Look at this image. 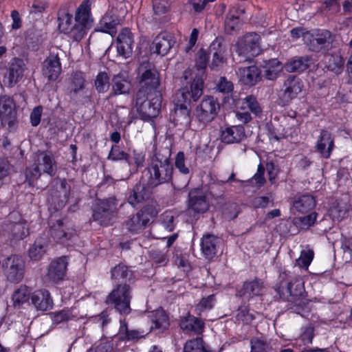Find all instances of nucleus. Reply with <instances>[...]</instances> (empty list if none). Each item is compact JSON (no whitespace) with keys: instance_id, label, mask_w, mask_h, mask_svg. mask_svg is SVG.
I'll return each instance as SVG.
<instances>
[{"instance_id":"nucleus-1","label":"nucleus","mask_w":352,"mask_h":352,"mask_svg":"<svg viewBox=\"0 0 352 352\" xmlns=\"http://www.w3.org/2000/svg\"><path fill=\"white\" fill-rule=\"evenodd\" d=\"M203 81L200 78H195L189 85H186L177 91L174 102L175 105L174 121L177 125L188 126L190 124L188 106L192 101H197L202 95Z\"/></svg>"},{"instance_id":"nucleus-2","label":"nucleus","mask_w":352,"mask_h":352,"mask_svg":"<svg viewBox=\"0 0 352 352\" xmlns=\"http://www.w3.org/2000/svg\"><path fill=\"white\" fill-rule=\"evenodd\" d=\"M283 278H286L285 282H282L279 289L280 297L289 302L288 309L294 312L300 314V309L305 305L303 298V281L299 276L284 272Z\"/></svg>"},{"instance_id":"nucleus-3","label":"nucleus","mask_w":352,"mask_h":352,"mask_svg":"<svg viewBox=\"0 0 352 352\" xmlns=\"http://www.w3.org/2000/svg\"><path fill=\"white\" fill-rule=\"evenodd\" d=\"M166 155L157 153L151 159V162L147 168L150 175L148 184L151 187L167 184L172 181L173 167L170 156V151L166 149Z\"/></svg>"},{"instance_id":"nucleus-4","label":"nucleus","mask_w":352,"mask_h":352,"mask_svg":"<svg viewBox=\"0 0 352 352\" xmlns=\"http://www.w3.org/2000/svg\"><path fill=\"white\" fill-rule=\"evenodd\" d=\"M56 171V162L54 155L50 151H38L35 153L34 168L26 170V179L29 184L32 185L42 173L53 176Z\"/></svg>"},{"instance_id":"nucleus-5","label":"nucleus","mask_w":352,"mask_h":352,"mask_svg":"<svg viewBox=\"0 0 352 352\" xmlns=\"http://www.w3.org/2000/svg\"><path fill=\"white\" fill-rule=\"evenodd\" d=\"M162 103L161 94H146L138 91L135 96V107L140 118L148 121L157 116Z\"/></svg>"},{"instance_id":"nucleus-6","label":"nucleus","mask_w":352,"mask_h":352,"mask_svg":"<svg viewBox=\"0 0 352 352\" xmlns=\"http://www.w3.org/2000/svg\"><path fill=\"white\" fill-rule=\"evenodd\" d=\"M138 75L140 78L138 91L146 94H160L158 90L159 74L152 63L148 61L142 63L138 68Z\"/></svg>"},{"instance_id":"nucleus-7","label":"nucleus","mask_w":352,"mask_h":352,"mask_svg":"<svg viewBox=\"0 0 352 352\" xmlns=\"http://www.w3.org/2000/svg\"><path fill=\"white\" fill-rule=\"evenodd\" d=\"M260 36L256 33H248L240 38L235 45V52L239 63L249 62L261 52Z\"/></svg>"},{"instance_id":"nucleus-8","label":"nucleus","mask_w":352,"mask_h":352,"mask_svg":"<svg viewBox=\"0 0 352 352\" xmlns=\"http://www.w3.org/2000/svg\"><path fill=\"white\" fill-rule=\"evenodd\" d=\"M131 299L129 284H118L117 287L109 294L106 302L121 314H128L131 311L130 302Z\"/></svg>"},{"instance_id":"nucleus-9","label":"nucleus","mask_w":352,"mask_h":352,"mask_svg":"<svg viewBox=\"0 0 352 352\" xmlns=\"http://www.w3.org/2000/svg\"><path fill=\"white\" fill-rule=\"evenodd\" d=\"M91 0H84L76 9L74 22H76V38H83L87 30L92 26L94 19L91 12Z\"/></svg>"},{"instance_id":"nucleus-10","label":"nucleus","mask_w":352,"mask_h":352,"mask_svg":"<svg viewBox=\"0 0 352 352\" xmlns=\"http://www.w3.org/2000/svg\"><path fill=\"white\" fill-rule=\"evenodd\" d=\"M155 215V212L153 208L144 207L125 222L126 229L133 234L140 233L148 226Z\"/></svg>"},{"instance_id":"nucleus-11","label":"nucleus","mask_w":352,"mask_h":352,"mask_svg":"<svg viewBox=\"0 0 352 352\" xmlns=\"http://www.w3.org/2000/svg\"><path fill=\"white\" fill-rule=\"evenodd\" d=\"M304 85L302 81L295 76H289L283 83V88L279 94V104L285 106L289 104L298 94H300Z\"/></svg>"},{"instance_id":"nucleus-12","label":"nucleus","mask_w":352,"mask_h":352,"mask_svg":"<svg viewBox=\"0 0 352 352\" xmlns=\"http://www.w3.org/2000/svg\"><path fill=\"white\" fill-rule=\"evenodd\" d=\"M219 110V104L212 96L204 98L196 109V116L200 122H209L214 120Z\"/></svg>"},{"instance_id":"nucleus-13","label":"nucleus","mask_w":352,"mask_h":352,"mask_svg":"<svg viewBox=\"0 0 352 352\" xmlns=\"http://www.w3.org/2000/svg\"><path fill=\"white\" fill-rule=\"evenodd\" d=\"M2 267L7 279L12 283H18L23 277V268L21 259L12 255L3 263Z\"/></svg>"},{"instance_id":"nucleus-14","label":"nucleus","mask_w":352,"mask_h":352,"mask_svg":"<svg viewBox=\"0 0 352 352\" xmlns=\"http://www.w3.org/2000/svg\"><path fill=\"white\" fill-rule=\"evenodd\" d=\"M115 206L109 200H100L93 211V219L101 226L109 224L114 216Z\"/></svg>"},{"instance_id":"nucleus-15","label":"nucleus","mask_w":352,"mask_h":352,"mask_svg":"<svg viewBox=\"0 0 352 352\" xmlns=\"http://www.w3.org/2000/svg\"><path fill=\"white\" fill-rule=\"evenodd\" d=\"M50 234L55 241L65 243L76 235V230L69 221L58 220L51 226Z\"/></svg>"},{"instance_id":"nucleus-16","label":"nucleus","mask_w":352,"mask_h":352,"mask_svg":"<svg viewBox=\"0 0 352 352\" xmlns=\"http://www.w3.org/2000/svg\"><path fill=\"white\" fill-rule=\"evenodd\" d=\"M25 69V64L23 59L12 58L4 75L3 83L8 87H13L23 78Z\"/></svg>"},{"instance_id":"nucleus-17","label":"nucleus","mask_w":352,"mask_h":352,"mask_svg":"<svg viewBox=\"0 0 352 352\" xmlns=\"http://www.w3.org/2000/svg\"><path fill=\"white\" fill-rule=\"evenodd\" d=\"M71 187L65 179L55 180L51 191L52 201L57 209L62 208L67 202L70 195Z\"/></svg>"},{"instance_id":"nucleus-18","label":"nucleus","mask_w":352,"mask_h":352,"mask_svg":"<svg viewBox=\"0 0 352 352\" xmlns=\"http://www.w3.org/2000/svg\"><path fill=\"white\" fill-rule=\"evenodd\" d=\"M132 89V79L126 72L113 75L111 79L110 96L126 95Z\"/></svg>"},{"instance_id":"nucleus-19","label":"nucleus","mask_w":352,"mask_h":352,"mask_svg":"<svg viewBox=\"0 0 352 352\" xmlns=\"http://www.w3.org/2000/svg\"><path fill=\"white\" fill-rule=\"evenodd\" d=\"M188 211L189 213H204L209 207L206 195L199 189L191 190L188 194Z\"/></svg>"},{"instance_id":"nucleus-20","label":"nucleus","mask_w":352,"mask_h":352,"mask_svg":"<svg viewBox=\"0 0 352 352\" xmlns=\"http://www.w3.org/2000/svg\"><path fill=\"white\" fill-rule=\"evenodd\" d=\"M133 37L131 31L123 29L117 37V52L118 54L123 58H129L133 53Z\"/></svg>"},{"instance_id":"nucleus-21","label":"nucleus","mask_w":352,"mask_h":352,"mask_svg":"<svg viewBox=\"0 0 352 352\" xmlns=\"http://www.w3.org/2000/svg\"><path fill=\"white\" fill-rule=\"evenodd\" d=\"M61 71V64L58 53L51 52L43 63V76L49 80H56Z\"/></svg>"},{"instance_id":"nucleus-22","label":"nucleus","mask_w":352,"mask_h":352,"mask_svg":"<svg viewBox=\"0 0 352 352\" xmlns=\"http://www.w3.org/2000/svg\"><path fill=\"white\" fill-rule=\"evenodd\" d=\"M67 259L66 256H61L52 261L48 267L46 278L48 281L57 283L63 279L66 274Z\"/></svg>"},{"instance_id":"nucleus-23","label":"nucleus","mask_w":352,"mask_h":352,"mask_svg":"<svg viewBox=\"0 0 352 352\" xmlns=\"http://www.w3.org/2000/svg\"><path fill=\"white\" fill-rule=\"evenodd\" d=\"M50 241L45 234H41L28 249V256L32 261H38L42 259L47 253Z\"/></svg>"},{"instance_id":"nucleus-24","label":"nucleus","mask_w":352,"mask_h":352,"mask_svg":"<svg viewBox=\"0 0 352 352\" xmlns=\"http://www.w3.org/2000/svg\"><path fill=\"white\" fill-rule=\"evenodd\" d=\"M316 149L324 158L330 157L334 148V138L333 135L327 130L320 131L316 144Z\"/></svg>"},{"instance_id":"nucleus-25","label":"nucleus","mask_w":352,"mask_h":352,"mask_svg":"<svg viewBox=\"0 0 352 352\" xmlns=\"http://www.w3.org/2000/svg\"><path fill=\"white\" fill-rule=\"evenodd\" d=\"M264 292V285L262 281L254 279L251 281H246L243 287L238 292L236 295L244 300H249L254 296H261Z\"/></svg>"},{"instance_id":"nucleus-26","label":"nucleus","mask_w":352,"mask_h":352,"mask_svg":"<svg viewBox=\"0 0 352 352\" xmlns=\"http://www.w3.org/2000/svg\"><path fill=\"white\" fill-rule=\"evenodd\" d=\"M175 43L173 35L166 32L159 34L153 42L154 52L162 56L166 55Z\"/></svg>"},{"instance_id":"nucleus-27","label":"nucleus","mask_w":352,"mask_h":352,"mask_svg":"<svg viewBox=\"0 0 352 352\" xmlns=\"http://www.w3.org/2000/svg\"><path fill=\"white\" fill-rule=\"evenodd\" d=\"M179 327L185 333L199 335L203 332L204 323L201 319L188 314L181 319Z\"/></svg>"},{"instance_id":"nucleus-28","label":"nucleus","mask_w":352,"mask_h":352,"mask_svg":"<svg viewBox=\"0 0 352 352\" xmlns=\"http://www.w3.org/2000/svg\"><path fill=\"white\" fill-rule=\"evenodd\" d=\"M58 28L61 32L69 34L74 40L78 41L81 38H76L77 34L76 22H74L72 14L68 12H63L58 17Z\"/></svg>"},{"instance_id":"nucleus-29","label":"nucleus","mask_w":352,"mask_h":352,"mask_svg":"<svg viewBox=\"0 0 352 352\" xmlns=\"http://www.w3.org/2000/svg\"><path fill=\"white\" fill-rule=\"evenodd\" d=\"M237 74L244 85H254L260 79V71L256 65L239 67Z\"/></svg>"},{"instance_id":"nucleus-30","label":"nucleus","mask_w":352,"mask_h":352,"mask_svg":"<svg viewBox=\"0 0 352 352\" xmlns=\"http://www.w3.org/2000/svg\"><path fill=\"white\" fill-rule=\"evenodd\" d=\"M219 239L213 234L204 235L201 241L202 254L208 259H212L216 256Z\"/></svg>"},{"instance_id":"nucleus-31","label":"nucleus","mask_w":352,"mask_h":352,"mask_svg":"<svg viewBox=\"0 0 352 352\" xmlns=\"http://www.w3.org/2000/svg\"><path fill=\"white\" fill-rule=\"evenodd\" d=\"M31 300L35 307L40 311H47L53 307V300L50 294L45 289L34 292Z\"/></svg>"},{"instance_id":"nucleus-32","label":"nucleus","mask_w":352,"mask_h":352,"mask_svg":"<svg viewBox=\"0 0 352 352\" xmlns=\"http://www.w3.org/2000/svg\"><path fill=\"white\" fill-rule=\"evenodd\" d=\"M245 137L243 126L241 125L227 127L221 132V140L226 144L237 143Z\"/></svg>"},{"instance_id":"nucleus-33","label":"nucleus","mask_w":352,"mask_h":352,"mask_svg":"<svg viewBox=\"0 0 352 352\" xmlns=\"http://www.w3.org/2000/svg\"><path fill=\"white\" fill-rule=\"evenodd\" d=\"M351 206L346 200H336L331 207L329 213L333 221H340L348 217Z\"/></svg>"},{"instance_id":"nucleus-34","label":"nucleus","mask_w":352,"mask_h":352,"mask_svg":"<svg viewBox=\"0 0 352 352\" xmlns=\"http://www.w3.org/2000/svg\"><path fill=\"white\" fill-rule=\"evenodd\" d=\"M15 104L8 96H0V118L3 122H11L15 116Z\"/></svg>"},{"instance_id":"nucleus-35","label":"nucleus","mask_w":352,"mask_h":352,"mask_svg":"<svg viewBox=\"0 0 352 352\" xmlns=\"http://www.w3.org/2000/svg\"><path fill=\"white\" fill-rule=\"evenodd\" d=\"M120 18L112 10H108L100 19L97 30L112 34L115 33L114 29L120 24Z\"/></svg>"},{"instance_id":"nucleus-36","label":"nucleus","mask_w":352,"mask_h":352,"mask_svg":"<svg viewBox=\"0 0 352 352\" xmlns=\"http://www.w3.org/2000/svg\"><path fill=\"white\" fill-rule=\"evenodd\" d=\"M151 191L144 184L138 183L128 197V202L133 207L149 199Z\"/></svg>"},{"instance_id":"nucleus-37","label":"nucleus","mask_w":352,"mask_h":352,"mask_svg":"<svg viewBox=\"0 0 352 352\" xmlns=\"http://www.w3.org/2000/svg\"><path fill=\"white\" fill-rule=\"evenodd\" d=\"M316 206L314 197L309 194H303L296 196L292 204L293 209L304 213L313 209Z\"/></svg>"},{"instance_id":"nucleus-38","label":"nucleus","mask_w":352,"mask_h":352,"mask_svg":"<svg viewBox=\"0 0 352 352\" xmlns=\"http://www.w3.org/2000/svg\"><path fill=\"white\" fill-rule=\"evenodd\" d=\"M311 60L308 56H300L287 62L283 68L289 73L301 72L306 70L309 65Z\"/></svg>"},{"instance_id":"nucleus-39","label":"nucleus","mask_w":352,"mask_h":352,"mask_svg":"<svg viewBox=\"0 0 352 352\" xmlns=\"http://www.w3.org/2000/svg\"><path fill=\"white\" fill-rule=\"evenodd\" d=\"M111 279L118 282H121L120 284L129 283L133 279V272L129 270L128 267L120 263L116 265L111 270Z\"/></svg>"},{"instance_id":"nucleus-40","label":"nucleus","mask_w":352,"mask_h":352,"mask_svg":"<svg viewBox=\"0 0 352 352\" xmlns=\"http://www.w3.org/2000/svg\"><path fill=\"white\" fill-rule=\"evenodd\" d=\"M334 41V35L329 31L322 30L316 34V36L312 40V45L318 50L324 47H329Z\"/></svg>"},{"instance_id":"nucleus-41","label":"nucleus","mask_w":352,"mask_h":352,"mask_svg":"<svg viewBox=\"0 0 352 352\" xmlns=\"http://www.w3.org/2000/svg\"><path fill=\"white\" fill-rule=\"evenodd\" d=\"M85 78L82 73H75L72 75L68 90L72 98L81 93L85 89Z\"/></svg>"},{"instance_id":"nucleus-42","label":"nucleus","mask_w":352,"mask_h":352,"mask_svg":"<svg viewBox=\"0 0 352 352\" xmlns=\"http://www.w3.org/2000/svg\"><path fill=\"white\" fill-rule=\"evenodd\" d=\"M263 66L265 69V76L268 80L276 79L281 71L280 63L276 58L263 60Z\"/></svg>"},{"instance_id":"nucleus-43","label":"nucleus","mask_w":352,"mask_h":352,"mask_svg":"<svg viewBox=\"0 0 352 352\" xmlns=\"http://www.w3.org/2000/svg\"><path fill=\"white\" fill-rule=\"evenodd\" d=\"M152 326L151 329L164 330L168 326V317L163 310H156L152 314L151 318Z\"/></svg>"},{"instance_id":"nucleus-44","label":"nucleus","mask_w":352,"mask_h":352,"mask_svg":"<svg viewBox=\"0 0 352 352\" xmlns=\"http://www.w3.org/2000/svg\"><path fill=\"white\" fill-rule=\"evenodd\" d=\"M31 291L25 285H21L12 294V299L14 306L21 307L24 302H27L30 298Z\"/></svg>"},{"instance_id":"nucleus-45","label":"nucleus","mask_w":352,"mask_h":352,"mask_svg":"<svg viewBox=\"0 0 352 352\" xmlns=\"http://www.w3.org/2000/svg\"><path fill=\"white\" fill-rule=\"evenodd\" d=\"M317 215V213L312 212L306 216L295 217L292 222L297 228L301 230H307L314 224Z\"/></svg>"},{"instance_id":"nucleus-46","label":"nucleus","mask_w":352,"mask_h":352,"mask_svg":"<svg viewBox=\"0 0 352 352\" xmlns=\"http://www.w3.org/2000/svg\"><path fill=\"white\" fill-rule=\"evenodd\" d=\"M241 109L242 110L248 109L255 115H258L261 113V108L256 98L253 96H248L241 100Z\"/></svg>"},{"instance_id":"nucleus-47","label":"nucleus","mask_w":352,"mask_h":352,"mask_svg":"<svg viewBox=\"0 0 352 352\" xmlns=\"http://www.w3.org/2000/svg\"><path fill=\"white\" fill-rule=\"evenodd\" d=\"M250 348V352H275V350L268 342L258 338L251 339Z\"/></svg>"},{"instance_id":"nucleus-48","label":"nucleus","mask_w":352,"mask_h":352,"mask_svg":"<svg viewBox=\"0 0 352 352\" xmlns=\"http://www.w3.org/2000/svg\"><path fill=\"white\" fill-rule=\"evenodd\" d=\"M110 87L109 77L104 72L98 74L95 79V87L98 93L107 92Z\"/></svg>"},{"instance_id":"nucleus-49","label":"nucleus","mask_w":352,"mask_h":352,"mask_svg":"<svg viewBox=\"0 0 352 352\" xmlns=\"http://www.w3.org/2000/svg\"><path fill=\"white\" fill-rule=\"evenodd\" d=\"M184 352H210L204 346L201 338H195L186 342Z\"/></svg>"},{"instance_id":"nucleus-50","label":"nucleus","mask_w":352,"mask_h":352,"mask_svg":"<svg viewBox=\"0 0 352 352\" xmlns=\"http://www.w3.org/2000/svg\"><path fill=\"white\" fill-rule=\"evenodd\" d=\"M108 159L113 161L125 160L129 166L131 164L129 154L121 150L116 145L112 146L108 155Z\"/></svg>"},{"instance_id":"nucleus-51","label":"nucleus","mask_w":352,"mask_h":352,"mask_svg":"<svg viewBox=\"0 0 352 352\" xmlns=\"http://www.w3.org/2000/svg\"><path fill=\"white\" fill-rule=\"evenodd\" d=\"M313 258V250H302L301 251L300 257L296 260V264L300 267L307 270Z\"/></svg>"},{"instance_id":"nucleus-52","label":"nucleus","mask_w":352,"mask_h":352,"mask_svg":"<svg viewBox=\"0 0 352 352\" xmlns=\"http://www.w3.org/2000/svg\"><path fill=\"white\" fill-rule=\"evenodd\" d=\"M119 336L120 339L130 340L138 338L139 337V333L135 330L129 331L125 320H120Z\"/></svg>"},{"instance_id":"nucleus-53","label":"nucleus","mask_w":352,"mask_h":352,"mask_svg":"<svg viewBox=\"0 0 352 352\" xmlns=\"http://www.w3.org/2000/svg\"><path fill=\"white\" fill-rule=\"evenodd\" d=\"M175 166L176 168L183 175H187L190 173V170L185 164V155L182 151L177 153L175 158Z\"/></svg>"},{"instance_id":"nucleus-54","label":"nucleus","mask_w":352,"mask_h":352,"mask_svg":"<svg viewBox=\"0 0 352 352\" xmlns=\"http://www.w3.org/2000/svg\"><path fill=\"white\" fill-rule=\"evenodd\" d=\"M209 60V55L207 52L201 48L197 53L195 65L199 69H204L206 67Z\"/></svg>"},{"instance_id":"nucleus-55","label":"nucleus","mask_w":352,"mask_h":352,"mask_svg":"<svg viewBox=\"0 0 352 352\" xmlns=\"http://www.w3.org/2000/svg\"><path fill=\"white\" fill-rule=\"evenodd\" d=\"M236 318L239 322L249 324L254 319V316L246 307H241L237 311Z\"/></svg>"},{"instance_id":"nucleus-56","label":"nucleus","mask_w":352,"mask_h":352,"mask_svg":"<svg viewBox=\"0 0 352 352\" xmlns=\"http://www.w3.org/2000/svg\"><path fill=\"white\" fill-rule=\"evenodd\" d=\"M212 56V60L210 67L212 69H216L221 67L226 63V52H214L210 54Z\"/></svg>"},{"instance_id":"nucleus-57","label":"nucleus","mask_w":352,"mask_h":352,"mask_svg":"<svg viewBox=\"0 0 352 352\" xmlns=\"http://www.w3.org/2000/svg\"><path fill=\"white\" fill-rule=\"evenodd\" d=\"M329 58V68L335 71L336 72H340L342 66L344 65V60L340 55H329L327 56Z\"/></svg>"},{"instance_id":"nucleus-58","label":"nucleus","mask_w":352,"mask_h":352,"mask_svg":"<svg viewBox=\"0 0 352 352\" xmlns=\"http://www.w3.org/2000/svg\"><path fill=\"white\" fill-rule=\"evenodd\" d=\"M214 302V296L213 294L203 298L199 303L197 305L196 310L199 314L205 310H208L212 308Z\"/></svg>"},{"instance_id":"nucleus-59","label":"nucleus","mask_w":352,"mask_h":352,"mask_svg":"<svg viewBox=\"0 0 352 352\" xmlns=\"http://www.w3.org/2000/svg\"><path fill=\"white\" fill-rule=\"evenodd\" d=\"M219 92L229 94L234 89L233 83L228 80L226 77H221L216 86Z\"/></svg>"},{"instance_id":"nucleus-60","label":"nucleus","mask_w":352,"mask_h":352,"mask_svg":"<svg viewBox=\"0 0 352 352\" xmlns=\"http://www.w3.org/2000/svg\"><path fill=\"white\" fill-rule=\"evenodd\" d=\"M226 45L223 37H217L209 47V54L214 52H226Z\"/></svg>"},{"instance_id":"nucleus-61","label":"nucleus","mask_w":352,"mask_h":352,"mask_svg":"<svg viewBox=\"0 0 352 352\" xmlns=\"http://www.w3.org/2000/svg\"><path fill=\"white\" fill-rule=\"evenodd\" d=\"M12 232L17 239H23L28 234L26 226L23 223H14L12 225Z\"/></svg>"},{"instance_id":"nucleus-62","label":"nucleus","mask_w":352,"mask_h":352,"mask_svg":"<svg viewBox=\"0 0 352 352\" xmlns=\"http://www.w3.org/2000/svg\"><path fill=\"white\" fill-rule=\"evenodd\" d=\"M174 220L175 217L171 212H165L162 216V224L169 232L173 231L175 228Z\"/></svg>"},{"instance_id":"nucleus-63","label":"nucleus","mask_w":352,"mask_h":352,"mask_svg":"<svg viewBox=\"0 0 352 352\" xmlns=\"http://www.w3.org/2000/svg\"><path fill=\"white\" fill-rule=\"evenodd\" d=\"M153 7L155 14H164L170 7L169 0H153Z\"/></svg>"},{"instance_id":"nucleus-64","label":"nucleus","mask_w":352,"mask_h":352,"mask_svg":"<svg viewBox=\"0 0 352 352\" xmlns=\"http://www.w3.org/2000/svg\"><path fill=\"white\" fill-rule=\"evenodd\" d=\"M52 319L54 323L59 324L67 321L71 317V313L69 310H61L51 314Z\"/></svg>"}]
</instances>
